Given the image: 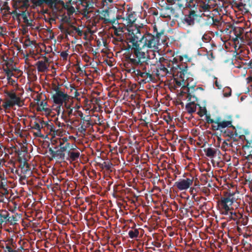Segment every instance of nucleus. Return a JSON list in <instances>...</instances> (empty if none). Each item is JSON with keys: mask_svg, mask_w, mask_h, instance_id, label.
<instances>
[{"mask_svg": "<svg viewBox=\"0 0 252 252\" xmlns=\"http://www.w3.org/2000/svg\"><path fill=\"white\" fill-rule=\"evenodd\" d=\"M165 31L162 29H158L155 25L153 27L152 33L146 32L143 34L141 32L140 27L131 26L128 30V36L126 40L130 44H127V49L133 51L134 57H138V62L136 60H131L133 63H139L140 61L145 60V52L142 51V49L147 47L154 50L158 49L160 44L159 41L161 37L164 35Z\"/></svg>", "mask_w": 252, "mask_h": 252, "instance_id": "1", "label": "nucleus"}, {"mask_svg": "<svg viewBox=\"0 0 252 252\" xmlns=\"http://www.w3.org/2000/svg\"><path fill=\"white\" fill-rule=\"evenodd\" d=\"M136 60L138 62V57H134L131 54L126 55L125 57V63L124 65L127 72L134 74L140 84H145L147 83L153 81L152 80V74L149 72H147L146 67L143 65L147 61L146 57H145V60L140 61L141 62L139 63H133L131 60Z\"/></svg>", "mask_w": 252, "mask_h": 252, "instance_id": "2", "label": "nucleus"}, {"mask_svg": "<svg viewBox=\"0 0 252 252\" xmlns=\"http://www.w3.org/2000/svg\"><path fill=\"white\" fill-rule=\"evenodd\" d=\"M236 193H226L218 201V205L221 213L224 215H229L230 220L236 221L242 217V213L237 210H234L232 205L236 202L237 198Z\"/></svg>", "mask_w": 252, "mask_h": 252, "instance_id": "3", "label": "nucleus"}, {"mask_svg": "<svg viewBox=\"0 0 252 252\" xmlns=\"http://www.w3.org/2000/svg\"><path fill=\"white\" fill-rule=\"evenodd\" d=\"M188 66L186 64L182 63L181 64H176V66L171 67L170 70L174 78V81L177 86L180 87L184 83L182 87L183 90L181 92V94L183 95L185 94H187V91L186 89L187 88V85L189 83H188L186 84L185 81L188 82L189 79V73L188 72ZM192 86H189V87Z\"/></svg>", "mask_w": 252, "mask_h": 252, "instance_id": "4", "label": "nucleus"}, {"mask_svg": "<svg viewBox=\"0 0 252 252\" xmlns=\"http://www.w3.org/2000/svg\"><path fill=\"white\" fill-rule=\"evenodd\" d=\"M6 97L3 101L2 107L5 110H10L14 106L22 107L24 105V100L16 94L14 90L5 92Z\"/></svg>", "mask_w": 252, "mask_h": 252, "instance_id": "5", "label": "nucleus"}, {"mask_svg": "<svg viewBox=\"0 0 252 252\" xmlns=\"http://www.w3.org/2000/svg\"><path fill=\"white\" fill-rule=\"evenodd\" d=\"M186 89L187 91V98H188V100L189 101V102L186 105V108L189 113L192 114L195 112L196 106L197 105V104L195 103L197 101V98L194 94H192L193 92L192 90H194V86L189 87V84H188L187 88Z\"/></svg>", "mask_w": 252, "mask_h": 252, "instance_id": "6", "label": "nucleus"}, {"mask_svg": "<svg viewBox=\"0 0 252 252\" xmlns=\"http://www.w3.org/2000/svg\"><path fill=\"white\" fill-rule=\"evenodd\" d=\"M159 5L161 6V8L159 9L160 15L161 17L170 18L171 15L175 14V8L167 4L166 1L162 0Z\"/></svg>", "mask_w": 252, "mask_h": 252, "instance_id": "7", "label": "nucleus"}, {"mask_svg": "<svg viewBox=\"0 0 252 252\" xmlns=\"http://www.w3.org/2000/svg\"><path fill=\"white\" fill-rule=\"evenodd\" d=\"M70 96L67 94H65L63 92H58L52 95V98L53 99V102L58 104L57 109H60L61 106L64 102L68 101Z\"/></svg>", "mask_w": 252, "mask_h": 252, "instance_id": "8", "label": "nucleus"}, {"mask_svg": "<svg viewBox=\"0 0 252 252\" xmlns=\"http://www.w3.org/2000/svg\"><path fill=\"white\" fill-rule=\"evenodd\" d=\"M170 5H176L179 9L188 8H191L193 4L194 0H165Z\"/></svg>", "mask_w": 252, "mask_h": 252, "instance_id": "9", "label": "nucleus"}, {"mask_svg": "<svg viewBox=\"0 0 252 252\" xmlns=\"http://www.w3.org/2000/svg\"><path fill=\"white\" fill-rule=\"evenodd\" d=\"M193 182V178L181 179L178 181L176 182L174 186L180 190H187L189 188Z\"/></svg>", "mask_w": 252, "mask_h": 252, "instance_id": "10", "label": "nucleus"}, {"mask_svg": "<svg viewBox=\"0 0 252 252\" xmlns=\"http://www.w3.org/2000/svg\"><path fill=\"white\" fill-rule=\"evenodd\" d=\"M199 15L194 10H191L189 14L185 15L183 22L189 26H193L195 24V20L197 19Z\"/></svg>", "mask_w": 252, "mask_h": 252, "instance_id": "11", "label": "nucleus"}, {"mask_svg": "<svg viewBox=\"0 0 252 252\" xmlns=\"http://www.w3.org/2000/svg\"><path fill=\"white\" fill-rule=\"evenodd\" d=\"M81 4L84 7L82 10L84 16L93 12L94 8V3L92 0H80Z\"/></svg>", "mask_w": 252, "mask_h": 252, "instance_id": "12", "label": "nucleus"}, {"mask_svg": "<svg viewBox=\"0 0 252 252\" xmlns=\"http://www.w3.org/2000/svg\"><path fill=\"white\" fill-rule=\"evenodd\" d=\"M218 120L221 129L225 128H232L235 129V126L232 125V117L231 115L227 116L225 120H222L220 117L216 118Z\"/></svg>", "mask_w": 252, "mask_h": 252, "instance_id": "13", "label": "nucleus"}, {"mask_svg": "<svg viewBox=\"0 0 252 252\" xmlns=\"http://www.w3.org/2000/svg\"><path fill=\"white\" fill-rule=\"evenodd\" d=\"M127 16H126V18H125L124 17H122V16L118 15L117 17V19H123L124 20H126V23L127 24V26L128 27L127 28V30L129 29L130 27L131 26H136L137 27H140V30L143 28V26H137V25H133L134 22L136 20V18L135 16V13L134 12L130 11L129 13H127Z\"/></svg>", "mask_w": 252, "mask_h": 252, "instance_id": "14", "label": "nucleus"}, {"mask_svg": "<svg viewBox=\"0 0 252 252\" xmlns=\"http://www.w3.org/2000/svg\"><path fill=\"white\" fill-rule=\"evenodd\" d=\"M156 73H157L156 77H164L168 74H172L170 70H169V69L166 67V65L165 64H163L162 62H160L159 63L156 65Z\"/></svg>", "mask_w": 252, "mask_h": 252, "instance_id": "15", "label": "nucleus"}, {"mask_svg": "<svg viewBox=\"0 0 252 252\" xmlns=\"http://www.w3.org/2000/svg\"><path fill=\"white\" fill-rule=\"evenodd\" d=\"M30 15V13L26 10L22 11L20 14H16L17 20H20L19 17L21 16L23 19V22L26 24L27 27H31L32 28L34 25L32 24L33 20H29L28 18V16Z\"/></svg>", "mask_w": 252, "mask_h": 252, "instance_id": "16", "label": "nucleus"}, {"mask_svg": "<svg viewBox=\"0 0 252 252\" xmlns=\"http://www.w3.org/2000/svg\"><path fill=\"white\" fill-rule=\"evenodd\" d=\"M221 133L224 137H228L230 138L235 139L238 135L236 128L233 129L232 128H227L221 130Z\"/></svg>", "mask_w": 252, "mask_h": 252, "instance_id": "17", "label": "nucleus"}, {"mask_svg": "<svg viewBox=\"0 0 252 252\" xmlns=\"http://www.w3.org/2000/svg\"><path fill=\"white\" fill-rule=\"evenodd\" d=\"M100 13L102 16L101 19L103 20V22L105 24L111 23L113 25L117 23L116 22V20L115 19H110L109 18H107V17L109 16V8L102 10Z\"/></svg>", "mask_w": 252, "mask_h": 252, "instance_id": "18", "label": "nucleus"}, {"mask_svg": "<svg viewBox=\"0 0 252 252\" xmlns=\"http://www.w3.org/2000/svg\"><path fill=\"white\" fill-rule=\"evenodd\" d=\"M40 123L42 125V127H46L49 130H50V132H53V134L59 135L61 133V131L59 129H56V128L54 125L52 123H49L47 122H44L42 121L40 122Z\"/></svg>", "mask_w": 252, "mask_h": 252, "instance_id": "19", "label": "nucleus"}, {"mask_svg": "<svg viewBox=\"0 0 252 252\" xmlns=\"http://www.w3.org/2000/svg\"><path fill=\"white\" fill-rule=\"evenodd\" d=\"M204 151L205 153L206 156L211 158H215L217 154L219 155L220 154V152L219 149L211 147L204 149Z\"/></svg>", "mask_w": 252, "mask_h": 252, "instance_id": "20", "label": "nucleus"}, {"mask_svg": "<svg viewBox=\"0 0 252 252\" xmlns=\"http://www.w3.org/2000/svg\"><path fill=\"white\" fill-rule=\"evenodd\" d=\"M146 61L144 63H143L144 66L146 67V71L147 72H149L150 74H152V80L154 81L155 79V77H156V75H157V73H156V65L155 64H151L149 65Z\"/></svg>", "mask_w": 252, "mask_h": 252, "instance_id": "21", "label": "nucleus"}, {"mask_svg": "<svg viewBox=\"0 0 252 252\" xmlns=\"http://www.w3.org/2000/svg\"><path fill=\"white\" fill-rule=\"evenodd\" d=\"M197 2L201 11L208 12L210 11L212 8L211 4L207 3L206 1L199 0Z\"/></svg>", "mask_w": 252, "mask_h": 252, "instance_id": "22", "label": "nucleus"}, {"mask_svg": "<svg viewBox=\"0 0 252 252\" xmlns=\"http://www.w3.org/2000/svg\"><path fill=\"white\" fill-rule=\"evenodd\" d=\"M45 62L42 61H39L37 62L36 63V65L37 66V69L38 72H44L48 69V66L45 63V62H47L48 61V59L47 57H45Z\"/></svg>", "mask_w": 252, "mask_h": 252, "instance_id": "23", "label": "nucleus"}, {"mask_svg": "<svg viewBox=\"0 0 252 252\" xmlns=\"http://www.w3.org/2000/svg\"><path fill=\"white\" fill-rule=\"evenodd\" d=\"M91 118H88V120H86L87 124H84V122H81L80 123V126L78 128V131L82 133H85L86 131V129L87 128L90 127L91 126V124L90 123Z\"/></svg>", "mask_w": 252, "mask_h": 252, "instance_id": "24", "label": "nucleus"}, {"mask_svg": "<svg viewBox=\"0 0 252 252\" xmlns=\"http://www.w3.org/2000/svg\"><path fill=\"white\" fill-rule=\"evenodd\" d=\"M211 162L213 166H217L218 167H222L224 165V162L221 159L220 157H215V158H212Z\"/></svg>", "mask_w": 252, "mask_h": 252, "instance_id": "25", "label": "nucleus"}, {"mask_svg": "<svg viewBox=\"0 0 252 252\" xmlns=\"http://www.w3.org/2000/svg\"><path fill=\"white\" fill-rule=\"evenodd\" d=\"M31 1L36 7H41L44 3L47 5L51 3V0H31Z\"/></svg>", "mask_w": 252, "mask_h": 252, "instance_id": "26", "label": "nucleus"}, {"mask_svg": "<svg viewBox=\"0 0 252 252\" xmlns=\"http://www.w3.org/2000/svg\"><path fill=\"white\" fill-rule=\"evenodd\" d=\"M32 129H34L37 130V132L36 133V136L39 137H43L41 134V129L43 127H42V125H40L39 122L35 121L32 124Z\"/></svg>", "mask_w": 252, "mask_h": 252, "instance_id": "27", "label": "nucleus"}, {"mask_svg": "<svg viewBox=\"0 0 252 252\" xmlns=\"http://www.w3.org/2000/svg\"><path fill=\"white\" fill-rule=\"evenodd\" d=\"M9 215V213L3 210H0V223L2 224L4 222H7V220H8V216Z\"/></svg>", "mask_w": 252, "mask_h": 252, "instance_id": "28", "label": "nucleus"}, {"mask_svg": "<svg viewBox=\"0 0 252 252\" xmlns=\"http://www.w3.org/2000/svg\"><path fill=\"white\" fill-rule=\"evenodd\" d=\"M139 232L138 229H134L130 230L128 232V236L132 239H136L138 237Z\"/></svg>", "mask_w": 252, "mask_h": 252, "instance_id": "29", "label": "nucleus"}, {"mask_svg": "<svg viewBox=\"0 0 252 252\" xmlns=\"http://www.w3.org/2000/svg\"><path fill=\"white\" fill-rule=\"evenodd\" d=\"M248 222V218L242 214V217L236 222L237 225H246Z\"/></svg>", "mask_w": 252, "mask_h": 252, "instance_id": "30", "label": "nucleus"}, {"mask_svg": "<svg viewBox=\"0 0 252 252\" xmlns=\"http://www.w3.org/2000/svg\"><path fill=\"white\" fill-rule=\"evenodd\" d=\"M159 62H162L163 64H165L166 65V67L167 68H170V70H171V67H174V63L172 62H170L168 61L167 59H164L163 57L160 58L159 59Z\"/></svg>", "mask_w": 252, "mask_h": 252, "instance_id": "31", "label": "nucleus"}, {"mask_svg": "<svg viewBox=\"0 0 252 252\" xmlns=\"http://www.w3.org/2000/svg\"><path fill=\"white\" fill-rule=\"evenodd\" d=\"M3 71L5 72L6 77L10 76H13L16 78L18 77V75L14 73H11L10 69L9 67H7L5 65V64L3 66Z\"/></svg>", "mask_w": 252, "mask_h": 252, "instance_id": "32", "label": "nucleus"}, {"mask_svg": "<svg viewBox=\"0 0 252 252\" xmlns=\"http://www.w3.org/2000/svg\"><path fill=\"white\" fill-rule=\"evenodd\" d=\"M38 107L37 108V110L38 111H45L47 112L48 111V109L47 108H45L44 106L47 105V102L44 100H42L40 102V103L37 104Z\"/></svg>", "mask_w": 252, "mask_h": 252, "instance_id": "33", "label": "nucleus"}, {"mask_svg": "<svg viewBox=\"0 0 252 252\" xmlns=\"http://www.w3.org/2000/svg\"><path fill=\"white\" fill-rule=\"evenodd\" d=\"M80 154L79 152H69L68 153L69 158L72 161L77 160L79 158Z\"/></svg>", "mask_w": 252, "mask_h": 252, "instance_id": "34", "label": "nucleus"}, {"mask_svg": "<svg viewBox=\"0 0 252 252\" xmlns=\"http://www.w3.org/2000/svg\"><path fill=\"white\" fill-rule=\"evenodd\" d=\"M70 143H66L65 145H63V143H62L60 142L59 144V146L60 147V151L63 153L64 152L66 151L68 148H69Z\"/></svg>", "mask_w": 252, "mask_h": 252, "instance_id": "35", "label": "nucleus"}, {"mask_svg": "<svg viewBox=\"0 0 252 252\" xmlns=\"http://www.w3.org/2000/svg\"><path fill=\"white\" fill-rule=\"evenodd\" d=\"M197 105L199 106V110L197 112V114L200 116L202 117L204 115H206L207 114V110L205 107H201L200 105L197 104Z\"/></svg>", "mask_w": 252, "mask_h": 252, "instance_id": "36", "label": "nucleus"}, {"mask_svg": "<svg viewBox=\"0 0 252 252\" xmlns=\"http://www.w3.org/2000/svg\"><path fill=\"white\" fill-rule=\"evenodd\" d=\"M198 189L195 187H191L190 188L189 192L192 195V197L194 199L195 201L197 200V198H195V197L196 195Z\"/></svg>", "mask_w": 252, "mask_h": 252, "instance_id": "37", "label": "nucleus"}, {"mask_svg": "<svg viewBox=\"0 0 252 252\" xmlns=\"http://www.w3.org/2000/svg\"><path fill=\"white\" fill-rule=\"evenodd\" d=\"M113 29L114 30V34L117 36H120L123 32L122 28H117L115 27H113Z\"/></svg>", "mask_w": 252, "mask_h": 252, "instance_id": "38", "label": "nucleus"}, {"mask_svg": "<svg viewBox=\"0 0 252 252\" xmlns=\"http://www.w3.org/2000/svg\"><path fill=\"white\" fill-rule=\"evenodd\" d=\"M218 121V120L216 119V122L213 124V125H212L213 129L215 130H220L221 131L222 129L220 126Z\"/></svg>", "mask_w": 252, "mask_h": 252, "instance_id": "39", "label": "nucleus"}, {"mask_svg": "<svg viewBox=\"0 0 252 252\" xmlns=\"http://www.w3.org/2000/svg\"><path fill=\"white\" fill-rule=\"evenodd\" d=\"M55 157H59L60 158L62 159H64L65 154L61 152L60 150H58L56 151Z\"/></svg>", "mask_w": 252, "mask_h": 252, "instance_id": "40", "label": "nucleus"}, {"mask_svg": "<svg viewBox=\"0 0 252 252\" xmlns=\"http://www.w3.org/2000/svg\"><path fill=\"white\" fill-rule=\"evenodd\" d=\"M252 148V146L251 145V143L249 141H247V144L243 146V149L245 151V154H247V150H250Z\"/></svg>", "mask_w": 252, "mask_h": 252, "instance_id": "41", "label": "nucleus"}, {"mask_svg": "<svg viewBox=\"0 0 252 252\" xmlns=\"http://www.w3.org/2000/svg\"><path fill=\"white\" fill-rule=\"evenodd\" d=\"M102 166L106 170H110L112 166V164L110 162L104 161L102 164Z\"/></svg>", "mask_w": 252, "mask_h": 252, "instance_id": "42", "label": "nucleus"}, {"mask_svg": "<svg viewBox=\"0 0 252 252\" xmlns=\"http://www.w3.org/2000/svg\"><path fill=\"white\" fill-rule=\"evenodd\" d=\"M11 77L12 76H9L8 77H7V80L8 81V83L13 86L17 85V84L16 83V80L11 78Z\"/></svg>", "mask_w": 252, "mask_h": 252, "instance_id": "43", "label": "nucleus"}, {"mask_svg": "<svg viewBox=\"0 0 252 252\" xmlns=\"http://www.w3.org/2000/svg\"><path fill=\"white\" fill-rule=\"evenodd\" d=\"M33 43H34V41H31L30 39V38H27V39H26V40L25 41L24 46L25 47H27L30 46L31 45H32Z\"/></svg>", "mask_w": 252, "mask_h": 252, "instance_id": "44", "label": "nucleus"}, {"mask_svg": "<svg viewBox=\"0 0 252 252\" xmlns=\"http://www.w3.org/2000/svg\"><path fill=\"white\" fill-rule=\"evenodd\" d=\"M71 27L73 29V31H75L78 35L81 36L82 35V31L80 30L79 28H77L75 26H71Z\"/></svg>", "mask_w": 252, "mask_h": 252, "instance_id": "45", "label": "nucleus"}, {"mask_svg": "<svg viewBox=\"0 0 252 252\" xmlns=\"http://www.w3.org/2000/svg\"><path fill=\"white\" fill-rule=\"evenodd\" d=\"M206 115V122L208 124H214L216 122V119L213 120L211 118L210 115Z\"/></svg>", "mask_w": 252, "mask_h": 252, "instance_id": "46", "label": "nucleus"}, {"mask_svg": "<svg viewBox=\"0 0 252 252\" xmlns=\"http://www.w3.org/2000/svg\"><path fill=\"white\" fill-rule=\"evenodd\" d=\"M10 8L9 6L8 5L7 2H4L3 4V10H5L4 12H7L8 13L10 11Z\"/></svg>", "mask_w": 252, "mask_h": 252, "instance_id": "47", "label": "nucleus"}, {"mask_svg": "<svg viewBox=\"0 0 252 252\" xmlns=\"http://www.w3.org/2000/svg\"><path fill=\"white\" fill-rule=\"evenodd\" d=\"M58 2V0H51V3L47 4V5L51 8H55Z\"/></svg>", "mask_w": 252, "mask_h": 252, "instance_id": "48", "label": "nucleus"}, {"mask_svg": "<svg viewBox=\"0 0 252 252\" xmlns=\"http://www.w3.org/2000/svg\"><path fill=\"white\" fill-rule=\"evenodd\" d=\"M59 142V144H60V142L62 143H63V145H65V143H68L67 142V138L66 137H63L62 138H59L58 140H56V143Z\"/></svg>", "mask_w": 252, "mask_h": 252, "instance_id": "49", "label": "nucleus"}, {"mask_svg": "<svg viewBox=\"0 0 252 252\" xmlns=\"http://www.w3.org/2000/svg\"><path fill=\"white\" fill-rule=\"evenodd\" d=\"M247 158L249 160L252 159V148L250 150H247Z\"/></svg>", "mask_w": 252, "mask_h": 252, "instance_id": "50", "label": "nucleus"}, {"mask_svg": "<svg viewBox=\"0 0 252 252\" xmlns=\"http://www.w3.org/2000/svg\"><path fill=\"white\" fill-rule=\"evenodd\" d=\"M8 220H7V222H10L11 223H15V221H17L16 217L14 216H8Z\"/></svg>", "mask_w": 252, "mask_h": 252, "instance_id": "51", "label": "nucleus"}, {"mask_svg": "<svg viewBox=\"0 0 252 252\" xmlns=\"http://www.w3.org/2000/svg\"><path fill=\"white\" fill-rule=\"evenodd\" d=\"M211 20L212 22V23L213 24V25H218L220 21L218 19H215L213 17H211Z\"/></svg>", "mask_w": 252, "mask_h": 252, "instance_id": "52", "label": "nucleus"}, {"mask_svg": "<svg viewBox=\"0 0 252 252\" xmlns=\"http://www.w3.org/2000/svg\"><path fill=\"white\" fill-rule=\"evenodd\" d=\"M15 152L18 155V161L20 163H22V158L20 156V155H21V153H22V151H20V150H16L15 151Z\"/></svg>", "mask_w": 252, "mask_h": 252, "instance_id": "53", "label": "nucleus"}, {"mask_svg": "<svg viewBox=\"0 0 252 252\" xmlns=\"http://www.w3.org/2000/svg\"><path fill=\"white\" fill-rule=\"evenodd\" d=\"M202 191L206 195H209L210 193V189L206 187H204L202 189Z\"/></svg>", "mask_w": 252, "mask_h": 252, "instance_id": "54", "label": "nucleus"}, {"mask_svg": "<svg viewBox=\"0 0 252 252\" xmlns=\"http://www.w3.org/2000/svg\"><path fill=\"white\" fill-rule=\"evenodd\" d=\"M61 56L63 58V59L66 60L68 56V53L66 51L62 52L61 53Z\"/></svg>", "mask_w": 252, "mask_h": 252, "instance_id": "55", "label": "nucleus"}, {"mask_svg": "<svg viewBox=\"0 0 252 252\" xmlns=\"http://www.w3.org/2000/svg\"><path fill=\"white\" fill-rule=\"evenodd\" d=\"M78 116L80 117L81 120H84V121H86V120H88V119H86L85 117H84V114L81 111H78Z\"/></svg>", "mask_w": 252, "mask_h": 252, "instance_id": "56", "label": "nucleus"}, {"mask_svg": "<svg viewBox=\"0 0 252 252\" xmlns=\"http://www.w3.org/2000/svg\"><path fill=\"white\" fill-rule=\"evenodd\" d=\"M215 79H216L215 82L216 86L217 87L218 89H221L222 87V85L220 84L219 82L217 81V77H215Z\"/></svg>", "mask_w": 252, "mask_h": 252, "instance_id": "57", "label": "nucleus"}, {"mask_svg": "<svg viewBox=\"0 0 252 252\" xmlns=\"http://www.w3.org/2000/svg\"><path fill=\"white\" fill-rule=\"evenodd\" d=\"M49 152L50 153V154L52 156V157L55 158L56 151H54L52 148H49Z\"/></svg>", "mask_w": 252, "mask_h": 252, "instance_id": "58", "label": "nucleus"}, {"mask_svg": "<svg viewBox=\"0 0 252 252\" xmlns=\"http://www.w3.org/2000/svg\"><path fill=\"white\" fill-rule=\"evenodd\" d=\"M5 249L8 251V252H16V250H13L11 247L8 245H6L5 247Z\"/></svg>", "mask_w": 252, "mask_h": 252, "instance_id": "59", "label": "nucleus"}, {"mask_svg": "<svg viewBox=\"0 0 252 252\" xmlns=\"http://www.w3.org/2000/svg\"><path fill=\"white\" fill-rule=\"evenodd\" d=\"M25 166H26L27 168H29V165L28 163H27V162L26 161H24L23 165L21 164L20 165V167L22 169L24 168L25 167Z\"/></svg>", "mask_w": 252, "mask_h": 252, "instance_id": "60", "label": "nucleus"}, {"mask_svg": "<svg viewBox=\"0 0 252 252\" xmlns=\"http://www.w3.org/2000/svg\"><path fill=\"white\" fill-rule=\"evenodd\" d=\"M208 58L209 60L212 61L213 59H215V57L213 55V52H211L210 53L208 54Z\"/></svg>", "mask_w": 252, "mask_h": 252, "instance_id": "61", "label": "nucleus"}, {"mask_svg": "<svg viewBox=\"0 0 252 252\" xmlns=\"http://www.w3.org/2000/svg\"><path fill=\"white\" fill-rule=\"evenodd\" d=\"M28 0L24 1L22 5L21 6V8L25 7L27 8L29 7V4H28Z\"/></svg>", "mask_w": 252, "mask_h": 252, "instance_id": "62", "label": "nucleus"}, {"mask_svg": "<svg viewBox=\"0 0 252 252\" xmlns=\"http://www.w3.org/2000/svg\"><path fill=\"white\" fill-rule=\"evenodd\" d=\"M14 73L18 75V77H19L22 73V72L18 68H17V70L14 71Z\"/></svg>", "mask_w": 252, "mask_h": 252, "instance_id": "63", "label": "nucleus"}, {"mask_svg": "<svg viewBox=\"0 0 252 252\" xmlns=\"http://www.w3.org/2000/svg\"><path fill=\"white\" fill-rule=\"evenodd\" d=\"M248 65L249 68H252V60H250L249 63H246Z\"/></svg>", "mask_w": 252, "mask_h": 252, "instance_id": "64", "label": "nucleus"}]
</instances>
